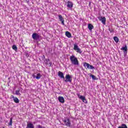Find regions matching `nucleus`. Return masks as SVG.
Here are the masks:
<instances>
[{
	"label": "nucleus",
	"mask_w": 128,
	"mask_h": 128,
	"mask_svg": "<svg viewBox=\"0 0 128 128\" xmlns=\"http://www.w3.org/2000/svg\"><path fill=\"white\" fill-rule=\"evenodd\" d=\"M70 60L72 64H74V66H78V58H76V56L74 55L70 56Z\"/></svg>",
	"instance_id": "nucleus-1"
},
{
	"label": "nucleus",
	"mask_w": 128,
	"mask_h": 128,
	"mask_svg": "<svg viewBox=\"0 0 128 128\" xmlns=\"http://www.w3.org/2000/svg\"><path fill=\"white\" fill-rule=\"evenodd\" d=\"M63 122L64 126H68L69 128L70 126L72 123L70 122V118H66L64 120Z\"/></svg>",
	"instance_id": "nucleus-2"
},
{
	"label": "nucleus",
	"mask_w": 128,
	"mask_h": 128,
	"mask_svg": "<svg viewBox=\"0 0 128 128\" xmlns=\"http://www.w3.org/2000/svg\"><path fill=\"white\" fill-rule=\"evenodd\" d=\"M64 78L66 79H64L65 82H72V77L70 74H66Z\"/></svg>",
	"instance_id": "nucleus-3"
},
{
	"label": "nucleus",
	"mask_w": 128,
	"mask_h": 128,
	"mask_svg": "<svg viewBox=\"0 0 128 128\" xmlns=\"http://www.w3.org/2000/svg\"><path fill=\"white\" fill-rule=\"evenodd\" d=\"M40 36L37 33H33L32 34V38H33L34 40L38 42V40H40Z\"/></svg>",
	"instance_id": "nucleus-4"
},
{
	"label": "nucleus",
	"mask_w": 128,
	"mask_h": 128,
	"mask_svg": "<svg viewBox=\"0 0 128 128\" xmlns=\"http://www.w3.org/2000/svg\"><path fill=\"white\" fill-rule=\"evenodd\" d=\"M84 66L85 68H88V70H94V66L88 63L84 62Z\"/></svg>",
	"instance_id": "nucleus-5"
},
{
	"label": "nucleus",
	"mask_w": 128,
	"mask_h": 128,
	"mask_svg": "<svg viewBox=\"0 0 128 128\" xmlns=\"http://www.w3.org/2000/svg\"><path fill=\"white\" fill-rule=\"evenodd\" d=\"M100 22H102V24H106V17H102V16H99L98 18Z\"/></svg>",
	"instance_id": "nucleus-6"
},
{
	"label": "nucleus",
	"mask_w": 128,
	"mask_h": 128,
	"mask_svg": "<svg viewBox=\"0 0 128 128\" xmlns=\"http://www.w3.org/2000/svg\"><path fill=\"white\" fill-rule=\"evenodd\" d=\"M67 4V8H72L74 6V4L70 1H68Z\"/></svg>",
	"instance_id": "nucleus-7"
},
{
	"label": "nucleus",
	"mask_w": 128,
	"mask_h": 128,
	"mask_svg": "<svg viewBox=\"0 0 128 128\" xmlns=\"http://www.w3.org/2000/svg\"><path fill=\"white\" fill-rule=\"evenodd\" d=\"M58 76L60 78H63V80H64V73H62V72L59 71L58 72Z\"/></svg>",
	"instance_id": "nucleus-8"
},
{
	"label": "nucleus",
	"mask_w": 128,
	"mask_h": 128,
	"mask_svg": "<svg viewBox=\"0 0 128 128\" xmlns=\"http://www.w3.org/2000/svg\"><path fill=\"white\" fill-rule=\"evenodd\" d=\"M78 97L80 98V100H82L83 102H84L85 104L86 102V97L80 95H78Z\"/></svg>",
	"instance_id": "nucleus-9"
},
{
	"label": "nucleus",
	"mask_w": 128,
	"mask_h": 128,
	"mask_svg": "<svg viewBox=\"0 0 128 128\" xmlns=\"http://www.w3.org/2000/svg\"><path fill=\"white\" fill-rule=\"evenodd\" d=\"M58 100L60 102L64 104V98L62 96H58Z\"/></svg>",
	"instance_id": "nucleus-10"
},
{
	"label": "nucleus",
	"mask_w": 128,
	"mask_h": 128,
	"mask_svg": "<svg viewBox=\"0 0 128 128\" xmlns=\"http://www.w3.org/2000/svg\"><path fill=\"white\" fill-rule=\"evenodd\" d=\"M26 128H34V126L32 123L28 122Z\"/></svg>",
	"instance_id": "nucleus-11"
},
{
	"label": "nucleus",
	"mask_w": 128,
	"mask_h": 128,
	"mask_svg": "<svg viewBox=\"0 0 128 128\" xmlns=\"http://www.w3.org/2000/svg\"><path fill=\"white\" fill-rule=\"evenodd\" d=\"M41 77L42 75L40 74H36V75H33V78H36V80H40Z\"/></svg>",
	"instance_id": "nucleus-12"
},
{
	"label": "nucleus",
	"mask_w": 128,
	"mask_h": 128,
	"mask_svg": "<svg viewBox=\"0 0 128 128\" xmlns=\"http://www.w3.org/2000/svg\"><path fill=\"white\" fill-rule=\"evenodd\" d=\"M122 50L124 52V56H126V54H128V48H122Z\"/></svg>",
	"instance_id": "nucleus-13"
},
{
	"label": "nucleus",
	"mask_w": 128,
	"mask_h": 128,
	"mask_svg": "<svg viewBox=\"0 0 128 128\" xmlns=\"http://www.w3.org/2000/svg\"><path fill=\"white\" fill-rule=\"evenodd\" d=\"M66 36L67 38H72V34L68 31L66 32Z\"/></svg>",
	"instance_id": "nucleus-14"
},
{
	"label": "nucleus",
	"mask_w": 128,
	"mask_h": 128,
	"mask_svg": "<svg viewBox=\"0 0 128 128\" xmlns=\"http://www.w3.org/2000/svg\"><path fill=\"white\" fill-rule=\"evenodd\" d=\"M88 28L90 30H92L94 28V26L92 24H88Z\"/></svg>",
	"instance_id": "nucleus-15"
},
{
	"label": "nucleus",
	"mask_w": 128,
	"mask_h": 128,
	"mask_svg": "<svg viewBox=\"0 0 128 128\" xmlns=\"http://www.w3.org/2000/svg\"><path fill=\"white\" fill-rule=\"evenodd\" d=\"M74 50L78 54H82V51L80 50V48H74Z\"/></svg>",
	"instance_id": "nucleus-16"
},
{
	"label": "nucleus",
	"mask_w": 128,
	"mask_h": 128,
	"mask_svg": "<svg viewBox=\"0 0 128 128\" xmlns=\"http://www.w3.org/2000/svg\"><path fill=\"white\" fill-rule=\"evenodd\" d=\"M58 19L60 22H62L63 20H64V19L62 18V15H58Z\"/></svg>",
	"instance_id": "nucleus-17"
},
{
	"label": "nucleus",
	"mask_w": 128,
	"mask_h": 128,
	"mask_svg": "<svg viewBox=\"0 0 128 128\" xmlns=\"http://www.w3.org/2000/svg\"><path fill=\"white\" fill-rule=\"evenodd\" d=\"M90 76L92 77V79L93 80H98V78H96V76H94V75L90 74Z\"/></svg>",
	"instance_id": "nucleus-18"
},
{
	"label": "nucleus",
	"mask_w": 128,
	"mask_h": 128,
	"mask_svg": "<svg viewBox=\"0 0 128 128\" xmlns=\"http://www.w3.org/2000/svg\"><path fill=\"white\" fill-rule=\"evenodd\" d=\"M14 101L16 104H18L20 102V100H18V98H14Z\"/></svg>",
	"instance_id": "nucleus-19"
},
{
	"label": "nucleus",
	"mask_w": 128,
	"mask_h": 128,
	"mask_svg": "<svg viewBox=\"0 0 128 128\" xmlns=\"http://www.w3.org/2000/svg\"><path fill=\"white\" fill-rule=\"evenodd\" d=\"M118 128H128V126L126 124H122L121 126H118Z\"/></svg>",
	"instance_id": "nucleus-20"
},
{
	"label": "nucleus",
	"mask_w": 128,
	"mask_h": 128,
	"mask_svg": "<svg viewBox=\"0 0 128 128\" xmlns=\"http://www.w3.org/2000/svg\"><path fill=\"white\" fill-rule=\"evenodd\" d=\"M114 40L116 44H118V38L117 36H114Z\"/></svg>",
	"instance_id": "nucleus-21"
},
{
	"label": "nucleus",
	"mask_w": 128,
	"mask_h": 128,
	"mask_svg": "<svg viewBox=\"0 0 128 128\" xmlns=\"http://www.w3.org/2000/svg\"><path fill=\"white\" fill-rule=\"evenodd\" d=\"M20 90H16L15 92V94H16V96H20Z\"/></svg>",
	"instance_id": "nucleus-22"
},
{
	"label": "nucleus",
	"mask_w": 128,
	"mask_h": 128,
	"mask_svg": "<svg viewBox=\"0 0 128 128\" xmlns=\"http://www.w3.org/2000/svg\"><path fill=\"white\" fill-rule=\"evenodd\" d=\"M9 126H12V118H10V122L8 124Z\"/></svg>",
	"instance_id": "nucleus-23"
},
{
	"label": "nucleus",
	"mask_w": 128,
	"mask_h": 128,
	"mask_svg": "<svg viewBox=\"0 0 128 128\" xmlns=\"http://www.w3.org/2000/svg\"><path fill=\"white\" fill-rule=\"evenodd\" d=\"M36 128H46L44 126H42L38 124L36 126Z\"/></svg>",
	"instance_id": "nucleus-24"
},
{
	"label": "nucleus",
	"mask_w": 128,
	"mask_h": 128,
	"mask_svg": "<svg viewBox=\"0 0 128 128\" xmlns=\"http://www.w3.org/2000/svg\"><path fill=\"white\" fill-rule=\"evenodd\" d=\"M74 48H78V46L76 44H74Z\"/></svg>",
	"instance_id": "nucleus-25"
},
{
	"label": "nucleus",
	"mask_w": 128,
	"mask_h": 128,
	"mask_svg": "<svg viewBox=\"0 0 128 128\" xmlns=\"http://www.w3.org/2000/svg\"><path fill=\"white\" fill-rule=\"evenodd\" d=\"M12 48H18L16 47V46L13 45L12 46Z\"/></svg>",
	"instance_id": "nucleus-26"
},
{
	"label": "nucleus",
	"mask_w": 128,
	"mask_h": 128,
	"mask_svg": "<svg viewBox=\"0 0 128 128\" xmlns=\"http://www.w3.org/2000/svg\"><path fill=\"white\" fill-rule=\"evenodd\" d=\"M62 22V24L63 25V26H64V20H63V21H61Z\"/></svg>",
	"instance_id": "nucleus-27"
},
{
	"label": "nucleus",
	"mask_w": 128,
	"mask_h": 128,
	"mask_svg": "<svg viewBox=\"0 0 128 128\" xmlns=\"http://www.w3.org/2000/svg\"><path fill=\"white\" fill-rule=\"evenodd\" d=\"M30 0H25V2H27V4H29Z\"/></svg>",
	"instance_id": "nucleus-28"
},
{
	"label": "nucleus",
	"mask_w": 128,
	"mask_h": 128,
	"mask_svg": "<svg viewBox=\"0 0 128 128\" xmlns=\"http://www.w3.org/2000/svg\"><path fill=\"white\" fill-rule=\"evenodd\" d=\"M122 48H128V47L125 46V47H122Z\"/></svg>",
	"instance_id": "nucleus-29"
},
{
	"label": "nucleus",
	"mask_w": 128,
	"mask_h": 128,
	"mask_svg": "<svg viewBox=\"0 0 128 128\" xmlns=\"http://www.w3.org/2000/svg\"><path fill=\"white\" fill-rule=\"evenodd\" d=\"M12 98H14H14H16V97L14 96H12Z\"/></svg>",
	"instance_id": "nucleus-30"
},
{
	"label": "nucleus",
	"mask_w": 128,
	"mask_h": 128,
	"mask_svg": "<svg viewBox=\"0 0 128 128\" xmlns=\"http://www.w3.org/2000/svg\"><path fill=\"white\" fill-rule=\"evenodd\" d=\"M46 62H50V59H46Z\"/></svg>",
	"instance_id": "nucleus-31"
},
{
	"label": "nucleus",
	"mask_w": 128,
	"mask_h": 128,
	"mask_svg": "<svg viewBox=\"0 0 128 128\" xmlns=\"http://www.w3.org/2000/svg\"><path fill=\"white\" fill-rule=\"evenodd\" d=\"M50 66H52V62L49 63Z\"/></svg>",
	"instance_id": "nucleus-32"
},
{
	"label": "nucleus",
	"mask_w": 128,
	"mask_h": 128,
	"mask_svg": "<svg viewBox=\"0 0 128 128\" xmlns=\"http://www.w3.org/2000/svg\"><path fill=\"white\" fill-rule=\"evenodd\" d=\"M14 50H16H16H18V48H14Z\"/></svg>",
	"instance_id": "nucleus-33"
},
{
	"label": "nucleus",
	"mask_w": 128,
	"mask_h": 128,
	"mask_svg": "<svg viewBox=\"0 0 128 128\" xmlns=\"http://www.w3.org/2000/svg\"><path fill=\"white\" fill-rule=\"evenodd\" d=\"M26 56H28V54H26Z\"/></svg>",
	"instance_id": "nucleus-34"
},
{
	"label": "nucleus",
	"mask_w": 128,
	"mask_h": 128,
	"mask_svg": "<svg viewBox=\"0 0 128 128\" xmlns=\"http://www.w3.org/2000/svg\"><path fill=\"white\" fill-rule=\"evenodd\" d=\"M89 4H90V3H89Z\"/></svg>",
	"instance_id": "nucleus-35"
}]
</instances>
